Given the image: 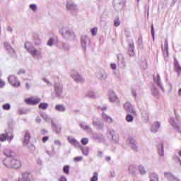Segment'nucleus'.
I'll return each instance as SVG.
<instances>
[{
    "label": "nucleus",
    "instance_id": "obj_1",
    "mask_svg": "<svg viewBox=\"0 0 181 181\" xmlns=\"http://www.w3.org/2000/svg\"><path fill=\"white\" fill-rule=\"evenodd\" d=\"M3 163L8 169H19L22 166V162L15 158H6L3 160Z\"/></svg>",
    "mask_w": 181,
    "mask_h": 181
},
{
    "label": "nucleus",
    "instance_id": "obj_2",
    "mask_svg": "<svg viewBox=\"0 0 181 181\" xmlns=\"http://www.w3.org/2000/svg\"><path fill=\"white\" fill-rule=\"evenodd\" d=\"M25 47L26 50L31 54L34 59H40L42 57V52L40 50H37V49L33 47V45L30 42H26L25 43Z\"/></svg>",
    "mask_w": 181,
    "mask_h": 181
},
{
    "label": "nucleus",
    "instance_id": "obj_3",
    "mask_svg": "<svg viewBox=\"0 0 181 181\" xmlns=\"http://www.w3.org/2000/svg\"><path fill=\"white\" fill-rule=\"evenodd\" d=\"M59 32L60 35H62L65 39H67V40H71L76 37L74 32L67 26L61 28Z\"/></svg>",
    "mask_w": 181,
    "mask_h": 181
},
{
    "label": "nucleus",
    "instance_id": "obj_4",
    "mask_svg": "<svg viewBox=\"0 0 181 181\" xmlns=\"http://www.w3.org/2000/svg\"><path fill=\"white\" fill-rule=\"evenodd\" d=\"M66 11L71 12L72 15H77L78 12L80 11L78 6H77L76 3L71 1H66Z\"/></svg>",
    "mask_w": 181,
    "mask_h": 181
},
{
    "label": "nucleus",
    "instance_id": "obj_5",
    "mask_svg": "<svg viewBox=\"0 0 181 181\" xmlns=\"http://www.w3.org/2000/svg\"><path fill=\"white\" fill-rule=\"evenodd\" d=\"M127 5V0H113V6L117 12H121Z\"/></svg>",
    "mask_w": 181,
    "mask_h": 181
},
{
    "label": "nucleus",
    "instance_id": "obj_6",
    "mask_svg": "<svg viewBox=\"0 0 181 181\" xmlns=\"http://www.w3.org/2000/svg\"><path fill=\"white\" fill-rule=\"evenodd\" d=\"M107 137L109 139H111L113 142L117 144L118 141H119V136L118 134L115 133V131L114 129H109L107 132Z\"/></svg>",
    "mask_w": 181,
    "mask_h": 181
},
{
    "label": "nucleus",
    "instance_id": "obj_7",
    "mask_svg": "<svg viewBox=\"0 0 181 181\" xmlns=\"http://www.w3.org/2000/svg\"><path fill=\"white\" fill-rule=\"evenodd\" d=\"M55 95L58 98H62L63 97V85L60 83H56L54 86Z\"/></svg>",
    "mask_w": 181,
    "mask_h": 181
},
{
    "label": "nucleus",
    "instance_id": "obj_8",
    "mask_svg": "<svg viewBox=\"0 0 181 181\" xmlns=\"http://www.w3.org/2000/svg\"><path fill=\"white\" fill-rule=\"evenodd\" d=\"M117 66L119 69H124L127 67V62H125V58L122 54L117 55Z\"/></svg>",
    "mask_w": 181,
    "mask_h": 181
},
{
    "label": "nucleus",
    "instance_id": "obj_9",
    "mask_svg": "<svg viewBox=\"0 0 181 181\" xmlns=\"http://www.w3.org/2000/svg\"><path fill=\"white\" fill-rule=\"evenodd\" d=\"M127 144L133 151H134V152L136 151V140L135 139V137L131 136H129L127 140Z\"/></svg>",
    "mask_w": 181,
    "mask_h": 181
},
{
    "label": "nucleus",
    "instance_id": "obj_10",
    "mask_svg": "<svg viewBox=\"0 0 181 181\" xmlns=\"http://www.w3.org/2000/svg\"><path fill=\"white\" fill-rule=\"evenodd\" d=\"M8 80L13 87H21V82L18 81L16 76L11 75L8 76Z\"/></svg>",
    "mask_w": 181,
    "mask_h": 181
},
{
    "label": "nucleus",
    "instance_id": "obj_11",
    "mask_svg": "<svg viewBox=\"0 0 181 181\" xmlns=\"http://www.w3.org/2000/svg\"><path fill=\"white\" fill-rule=\"evenodd\" d=\"M81 43L83 49L86 50L88 45H90V38L87 35H82L81 37Z\"/></svg>",
    "mask_w": 181,
    "mask_h": 181
},
{
    "label": "nucleus",
    "instance_id": "obj_12",
    "mask_svg": "<svg viewBox=\"0 0 181 181\" xmlns=\"http://www.w3.org/2000/svg\"><path fill=\"white\" fill-rule=\"evenodd\" d=\"M96 77L99 78V80L105 81L107 80L108 76L107 75L105 70L100 69L96 72Z\"/></svg>",
    "mask_w": 181,
    "mask_h": 181
},
{
    "label": "nucleus",
    "instance_id": "obj_13",
    "mask_svg": "<svg viewBox=\"0 0 181 181\" xmlns=\"http://www.w3.org/2000/svg\"><path fill=\"white\" fill-rule=\"evenodd\" d=\"M163 54L165 59H168L169 57V52H168V40L165 38L164 46H161Z\"/></svg>",
    "mask_w": 181,
    "mask_h": 181
},
{
    "label": "nucleus",
    "instance_id": "obj_14",
    "mask_svg": "<svg viewBox=\"0 0 181 181\" xmlns=\"http://www.w3.org/2000/svg\"><path fill=\"white\" fill-rule=\"evenodd\" d=\"M33 42L35 46H40V45H42V38L40 35L34 33L33 35Z\"/></svg>",
    "mask_w": 181,
    "mask_h": 181
},
{
    "label": "nucleus",
    "instance_id": "obj_15",
    "mask_svg": "<svg viewBox=\"0 0 181 181\" xmlns=\"http://www.w3.org/2000/svg\"><path fill=\"white\" fill-rule=\"evenodd\" d=\"M93 127H97L99 129L104 128V122L97 117L93 118Z\"/></svg>",
    "mask_w": 181,
    "mask_h": 181
},
{
    "label": "nucleus",
    "instance_id": "obj_16",
    "mask_svg": "<svg viewBox=\"0 0 181 181\" xmlns=\"http://www.w3.org/2000/svg\"><path fill=\"white\" fill-rule=\"evenodd\" d=\"M108 97L110 103H119V99L114 90L109 91Z\"/></svg>",
    "mask_w": 181,
    "mask_h": 181
},
{
    "label": "nucleus",
    "instance_id": "obj_17",
    "mask_svg": "<svg viewBox=\"0 0 181 181\" xmlns=\"http://www.w3.org/2000/svg\"><path fill=\"white\" fill-rule=\"evenodd\" d=\"M124 108L127 114H135V110H134V106L131 105L129 102L124 104Z\"/></svg>",
    "mask_w": 181,
    "mask_h": 181
},
{
    "label": "nucleus",
    "instance_id": "obj_18",
    "mask_svg": "<svg viewBox=\"0 0 181 181\" xmlns=\"http://www.w3.org/2000/svg\"><path fill=\"white\" fill-rule=\"evenodd\" d=\"M41 101L40 98H28L25 100V103L28 105H36Z\"/></svg>",
    "mask_w": 181,
    "mask_h": 181
},
{
    "label": "nucleus",
    "instance_id": "obj_19",
    "mask_svg": "<svg viewBox=\"0 0 181 181\" xmlns=\"http://www.w3.org/2000/svg\"><path fill=\"white\" fill-rule=\"evenodd\" d=\"M71 78H73V80H74V81H76V83H83L84 81V79L83 78L81 75L78 74V72H74L71 74Z\"/></svg>",
    "mask_w": 181,
    "mask_h": 181
},
{
    "label": "nucleus",
    "instance_id": "obj_20",
    "mask_svg": "<svg viewBox=\"0 0 181 181\" xmlns=\"http://www.w3.org/2000/svg\"><path fill=\"white\" fill-rule=\"evenodd\" d=\"M4 45L5 47V49L8 52V54H10V56H11V57H15L16 54L15 53V50H13L12 49V47L11 46V45H9V43H8V42H5Z\"/></svg>",
    "mask_w": 181,
    "mask_h": 181
},
{
    "label": "nucleus",
    "instance_id": "obj_21",
    "mask_svg": "<svg viewBox=\"0 0 181 181\" xmlns=\"http://www.w3.org/2000/svg\"><path fill=\"white\" fill-rule=\"evenodd\" d=\"M18 181H32V175L28 172L22 173L21 177Z\"/></svg>",
    "mask_w": 181,
    "mask_h": 181
},
{
    "label": "nucleus",
    "instance_id": "obj_22",
    "mask_svg": "<svg viewBox=\"0 0 181 181\" xmlns=\"http://www.w3.org/2000/svg\"><path fill=\"white\" fill-rule=\"evenodd\" d=\"M164 175L165 178L168 180V181H180V178L172 174V173H164Z\"/></svg>",
    "mask_w": 181,
    "mask_h": 181
},
{
    "label": "nucleus",
    "instance_id": "obj_23",
    "mask_svg": "<svg viewBox=\"0 0 181 181\" xmlns=\"http://www.w3.org/2000/svg\"><path fill=\"white\" fill-rule=\"evenodd\" d=\"M52 128L55 134H60L62 132V126L60 124H56L52 122Z\"/></svg>",
    "mask_w": 181,
    "mask_h": 181
},
{
    "label": "nucleus",
    "instance_id": "obj_24",
    "mask_svg": "<svg viewBox=\"0 0 181 181\" xmlns=\"http://www.w3.org/2000/svg\"><path fill=\"white\" fill-rule=\"evenodd\" d=\"M80 127L86 132H91L93 131V129H91V127H90V125L86 124V122L80 123Z\"/></svg>",
    "mask_w": 181,
    "mask_h": 181
},
{
    "label": "nucleus",
    "instance_id": "obj_25",
    "mask_svg": "<svg viewBox=\"0 0 181 181\" xmlns=\"http://www.w3.org/2000/svg\"><path fill=\"white\" fill-rule=\"evenodd\" d=\"M67 139L70 144L75 146V148H78V146H80V142L76 141V139L69 136Z\"/></svg>",
    "mask_w": 181,
    "mask_h": 181
},
{
    "label": "nucleus",
    "instance_id": "obj_26",
    "mask_svg": "<svg viewBox=\"0 0 181 181\" xmlns=\"http://www.w3.org/2000/svg\"><path fill=\"white\" fill-rule=\"evenodd\" d=\"M134 49L135 47L134 46V43L129 45L128 54L130 55L132 57H134V56H135V51H134Z\"/></svg>",
    "mask_w": 181,
    "mask_h": 181
},
{
    "label": "nucleus",
    "instance_id": "obj_27",
    "mask_svg": "<svg viewBox=\"0 0 181 181\" xmlns=\"http://www.w3.org/2000/svg\"><path fill=\"white\" fill-rule=\"evenodd\" d=\"M30 142V133L26 132L24 136V140L23 141V145H28Z\"/></svg>",
    "mask_w": 181,
    "mask_h": 181
},
{
    "label": "nucleus",
    "instance_id": "obj_28",
    "mask_svg": "<svg viewBox=\"0 0 181 181\" xmlns=\"http://www.w3.org/2000/svg\"><path fill=\"white\" fill-rule=\"evenodd\" d=\"M102 118L103 119H104V121H106V122H108V124H112L113 122L112 117L108 116V115L105 113L102 114Z\"/></svg>",
    "mask_w": 181,
    "mask_h": 181
},
{
    "label": "nucleus",
    "instance_id": "obj_29",
    "mask_svg": "<svg viewBox=\"0 0 181 181\" xmlns=\"http://www.w3.org/2000/svg\"><path fill=\"white\" fill-rule=\"evenodd\" d=\"M174 68H175V70L176 71H177V73H180L181 67H180L179 62H178V60H177V59H175V60H174Z\"/></svg>",
    "mask_w": 181,
    "mask_h": 181
},
{
    "label": "nucleus",
    "instance_id": "obj_30",
    "mask_svg": "<svg viewBox=\"0 0 181 181\" xmlns=\"http://www.w3.org/2000/svg\"><path fill=\"white\" fill-rule=\"evenodd\" d=\"M3 153L6 158H12V150L11 148H5Z\"/></svg>",
    "mask_w": 181,
    "mask_h": 181
},
{
    "label": "nucleus",
    "instance_id": "obj_31",
    "mask_svg": "<svg viewBox=\"0 0 181 181\" xmlns=\"http://www.w3.org/2000/svg\"><path fill=\"white\" fill-rule=\"evenodd\" d=\"M55 110L59 112H64V111H66V107L63 105H57L55 106Z\"/></svg>",
    "mask_w": 181,
    "mask_h": 181
},
{
    "label": "nucleus",
    "instance_id": "obj_32",
    "mask_svg": "<svg viewBox=\"0 0 181 181\" xmlns=\"http://www.w3.org/2000/svg\"><path fill=\"white\" fill-rule=\"evenodd\" d=\"M40 115L42 118H43V119L46 121V122H53V121L52 120V119H50V117L47 115V114L41 113Z\"/></svg>",
    "mask_w": 181,
    "mask_h": 181
},
{
    "label": "nucleus",
    "instance_id": "obj_33",
    "mask_svg": "<svg viewBox=\"0 0 181 181\" xmlns=\"http://www.w3.org/2000/svg\"><path fill=\"white\" fill-rule=\"evenodd\" d=\"M151 181H159V177L156 173H152L150 175Z\"/></svg>",
    "mask_w": 181,
    "mask_h": 181
},
{
    "label": "nucleus",
    "instance_id": "obj_34",
    "mask_svg": "<svg viewBox=\"0 0 181 181\" xmlns=\"http://www.w3.org/2000/svg\"><path fill=\"white\" fill-rule=\"evenodd\" d=\"M136 170V168L134 165H130L129 167V175H135V172Z\"/></svg>",
    "mask_w": 181,
    "mask_h": 181
},
{
    "label": "nucleus",
    "instance_id": "obj_35",
    "mask_svg": "<svg viewBox=\"0 0 181 181\" xmlns=\"http://www.w3.org/2000/svg\"><path fill=\"white\" fill-rule=\"evenodd\" d=\"M86 97L89 98H95V93L93 90L88 91L86 94Z\"/></svg>",
    "mask_w": 181,
    "mask_h": 181
},
{
    "label": "nucleus",
    "instance_id": "obj_36",
    "mask_svg": "<svg viewBox=\"0 0 181 181\" xmlns=\"http://www.w3.org/2000/svg\"><path fill=\"white\" fill-rule=\"evenodd\" d=\"M8 139V133L0 134V141L5 142Z\"/></svg>",
    "mask_w": 181,
    "mask_h": 181
},
{
    "label": "nucleus",
    "instance_id": "obj_37",
    "mask_svg": "<svg viewBox=\"0 0 181 181\" xmlns=\"http://www.w3.org/2000/svg\"><path fill=\"white\" fill-rule=\"evenodd\" d=\"M81 151L85 156H88L90 148L88 147H81Z\"/></svg>",
    "mask_w": 181,
    "mask_h": 181
},
{
    "label": "nucleus",
    "instance_id": "obj_38",
    "mask_svg": "<svg viewBox=\"0 0 181 181\" xmlns=\"http://www.w3.org/2000/svg\"><path fill=\"white\" fill-rule=\"evenodd\" d=\"M127 122H132L134 121V116L131 114H128L125 118Z\"/></svg>",
    "mask_w": 181,
    "mask_h": 181
},
{
    "label": "nucleus",
    "instance_id": "obj_39",
    "mask_svg": "<svg viewBox=\"0 0 181 181\" xmlns=\"http://www.w3.org/2000/svg\"><path fill=\"white\" fill-rule=\"evenodd\" d=\"M121 25V21H119V17H116L114 20V26L118 28Z\"/></svg>",
    "mask_w": 181,
    "mask_h": 181
},
{
    "label": "nucleus",
    "instance_id": "obj_40",
    "mask_svg": "<svg viewBox=\"0 0 181 181\" xmlns=\"http://www.w3.org/2000/svg\"><path fill=\"white\" fill-rule=\"evenodd\" d=\"M63 172H64V173H65V175H69V173H70V166H69V165L64 166Z\"/></svg>",
    "mask_w": 181,
    "mask_h": 181
},
{
    "label": "nucleus",
    "instance_id": "obj_41",
    "mask_svg": "<svg viewBox=\"0 0 181 181\" xmlns=\"http://www.w3.org/2000/svg\"><path fill=\"white\" fill-rule=\"evenodd\" d=\"M47 107H49V104L47 103H40L38 106L40 110H47Z\"/></svg>",
    "mask_w": 181,
    "mask_h": 181
},
{
    "label": "nucleus",
    "instance_id": "obj_42",
    "mask_svg": "<svg viewBox=\"0 0 181 181\" xmlns=\"http://www.w3.org/2000/svg\"><path fill=\"white\" fill-rule=\"evenodd\" d=\"M90 181H98V173L95 172L93 176L90 178Z\"/></svg>",
    "mask_w": 181,
    "mask_h": 181
},
{
    "label": "nucleus",
    "instance_id": "obj_43",
    "mask_svg": "<svg viewBox=\"0 0 181 181\" xmlns=\"http://www.w3.org/2000/svg\"><path fill=\"white\" fill-rule=\"evenodd\" d=\"M139 171L141 174H146V170L145 169L144 167H143V165H139Z\"/></svg>",
    "mask_w": 181,
    "mask_h": 181
},
{
    "label": "nucleus",
    "instance_id": "obj_44",
    "mask_svg": "<svg viewBox=\"0 0 181 181\" xmlns=\"http://www.w3.org/2000/svg\"><path fill=\"white\" fill-rule=\"evenodd\" d=\"M92 36H95L97 35V32H98V28L97 27L93 28L90 30Z\"/></svg>",
    "mask_w": 181,
    "mask_h": 181
},
{
    "label": "nucleus",
    "instance_id": "obj_45",
    "mask_svg": "<svg viewBox=\"0 0 181 181\" xmlns=\"http://www.w3.org/2000/svg\"><path fill=\"white\" fill-rule=\"evenodd\" d=\"M30 8L33 12H37V6L36 4H30Z\"/></svg>",
    "mask_w": 181,
    "mask_h": 181
},
{
    "label": "nucleus",
    "instance_id": "obj_46",
    "mask_svg": "<svg viewBox=\"0 0 181 181\" xmlns=\"http://www.w3.org/2000/svg\"><path fill=\"white\" fill-rule=\"evenodd\" d=\"M3 110H5L6 111H9V110H11V105L9 103H6L3 105Z\"/></svg>",
    "mask_w": 181,
    "mask_h": 181
},
{
    "label": "nucleus",
    "instance_id": "obj_47",
    "mask_svg": "<svg viewBox=\"0 0 181 181\" xmlns=\"http://www.w3.org/2000/svg\"><path fill=\"white\" fill-rule=\"evenodd\" d=\"M92 136H93V139H96L98 141H100L101 140V135H100V134H93Z\"/></svg>",
    "mask_w": 181,
    "mask_h": 181
},
{
    "label": "nucleus",
    "instance_id": "obj_48",
    "mask_svg": "<svg viewBox=\"0 0 181 181\" xmlns=\"http://www.w3.org/2000/svg\"><path fill=\"white\" fill-rule=\"evenodd\" d=\"M47 46H53L54 45V38H50L47 42Z\"/></svg>",
    "mask_w": 181,
    "mask_h": 181
},
{
    "label": "nucleus",
    "instance_id": "obj_49",
    "mask_svg": "<svg viewBox=\"0 0 181 181\" xmlns=\"http://www.w3.org/2000/svg\"><path fill=\"white\" fill-rule=\"evenodd\" d=\"M82 145H87L88 144V138H83L81 140Z\"/></svg>",
    "mask_w": 181,
    "mask_h": 181
},
{
    "label": "nucleus",
    "instance_id": "obj_50",
    "mask_svg": "<svg viewBox=\"0 0 181 181\" xmlns=\"http://www.w3.org/2000/svg\"><path fill=\"white\" fill-rule=\"evenodd\" d=\"M25 72L26 71L25 70V69H21L18 71L17 74L18 76H21V74H25Z\"/></svg>",
    "mask_w": 181,
    "mask_h": 181
},
{
    "label": "nucleus",
    "instance_id": "obj_51",
    "mask_svg": "<svg viewBox=\"0 0 181 181\" xmlns=\"http://www.w3.org/2000/svg\"><path fill=\"white\" fill-rule=\"evenodd\" d=\"M158 154L160 157H163L164 153H163V144H161V150L158 151Z\"/></svg>",
    "mask_w": 181,
    "mask_h": 181
},
{
    "label": "nucleus",
    "instance_id": "obj_52",
    "mask_svg": "<svg viewBox=\"0 0 181 181\" xmlns=\"http://www.w3.org/2000/svg\"><path fill=\"white\" fill-rule=\"evenodd\" d=\"M132 94L134 95V97H136V88L135 86L132 87Z\"/></svg>",
    "mask_w": 181,
    "mask_h": 181
},
{
    "label": "nucleus",
    "instance_id": "obj_53",
    "mask_svg": "<svg viewBox=\"0 0 181 181\" xmlns=\"http://www.w3.org/2000/svg\"><path fill=\"white\" fill-rule=\"evenodd\" d=\"M74 162H81V160H83L82 156L75 157L74 158Z\"/></svg>",
    "mask_w": 181,
    "mask_h": 181
},
{
    "label": "nucleus",
    "instance_id": "obj_54",
    "mask_svg": "<svg viewBox=\"0 0 181 181\" xmlns=\"http://www.w3.org/2000/svg\"><path fill=\"white\" fill-rule=\"evenodd\" d=\"M5 81L0 78V88H4L5 87Z\"/></svg>",
    "mask_w": 181,
    "mask_h": 181
},
{
    "label": "nucleus",
    "instance_id": "obj_55",
    "mask_svg": "<svg viewBox=\"0 0 181 181\" xmlns=\"http://www.w3.org/2000/svg\"><path fill=\"white\" fill-rule=\"evenodd\" d=\"M54 144L57 145V146H62V141L59 140H54Z\"/></svg>",
    "mask_w": 181,
    "mask_h": 181
},
{
    "label": "nucleus",
    "instance_id": "obj_56",
    "mask_svg": "<svg viewBox=\"0 0 181 181\" xmlns=\"http://www.w3.org/2000/svg\"><path fill=\"white\" fill-rule=\"evenodd\" d=\"M42 81H43L44 83H46V84H47V86H52V83H50V81H49L47 80V78H42Z\"/></svg>",
    "mask_w": 181,
    "mask_h": 181
},
{
    "label": "nucleus",
    "instance_id": "obj_57",
    "mask_svg": "<svg viewBox=\"0 0 181 181\" xmlns=\"http://www.w3.org/2000/svg\"><path fill=\"white\" fill-rule=\"evenodd\" d=\"M59 181H67V177L64 175H61L59 178Z\"/></svg>",
    "mask_w": 181,
    "mask_h": 181
},
{
    "label": "nucleus",
    "instance_id": "obj_58",
    "mask_svg": "<svg viewBox=\"0 0 181 181\" xmlns=\"http://www.w3.org/2000/svg\"><path fill=\"white\" fill-rule=\"evenodd\" d=\"M110 67L112 70H117V64H111Z\"/></svg>",
    "mask_w": 181,
    "mask_h": 181
},
{
    "label": "nucleus",
    "instance_id": "obj_59",
    "mask_svg": "<svg viewBox=\"0 0 181 181\" xmlns=\"http://www.w3.org/2000/svg\"><path fill=\"white\" fill-rule=\"evenodd\" d=\"M12 139H13V135L11 134L10 136H8V137H7V141H8V142H11V141H12Z\"/></svg>",
    "mask_w": 181,
    "mask_h": 181
},
{
    "label": "nucleus",
    "instance_id": "obj_60",
    "mask_svg": "<svg viewBox=\"0 0 181 181\" xmlns=\"http://www.w3.org/2000/svg\"><path fill=\"white\" fill-rule=\"evenodd\" d=\"M98 110H100V111H107V107H98Z\"/></svg>",
    "mask_w": 181,
    "mask_h": 181
},
{
    "label": "nucleus",
    "instance_id": "obj_61",
    "mask_svg": "<svg viewBox=\"0 0 181 181\" xmlns=\"http://www.w3.org/2000/svg\"><path fill=\"white\" fill-rule=\"evenodd\" d=\"M47 141H49V136H44L42 138V142H47Z\"/></svg>",
    "mask_w": 181,
    "mask_h": 181
},
{
    "label": "nucleus",
    "instance_id": "obj_62",
    "mask_svg": "<svg viewBox=\"0 0 181 181\" xmlns=\"http://www.w3.org/2000/svg\"><path fill=\"white\" fill-rule=\"evenodd\" d=\"M36 122H37V124H40L42 119H40V117H37L35 119Z\"/></svg>",
    "mask_w": 181,
    "mask_h": 181
},
{
    "label": "nucleus",
    "instance_id": "obj_63",
    "mask_svg": "<svg viewBox=\"0 0 181 181\" xmlns=\"http://www.w3.org/2000/svg\"><path fill=\"white\" fill-rule=\"evenodd\" d=\"M98 156L99 158H103V151H98Z\"/></svg>",
    "mask_w": 181,
    "mask_h": 181
},
{
    "label": "nucleus",
    "instance_id": "obj_64",
    "mask_svg": "<svg viewBox=\"0 0 181 181\" xmlns=\"http://www.w3.org/2000/svg\"><path fill=\"white\" fill-rule=\"evenodd\" d=\"M12 30H13L12 27H11V26L7 27L8 32H12Z\"/></svg>",
    "mask_w": 181,
    "mask_h": 181
}]
</instances>
